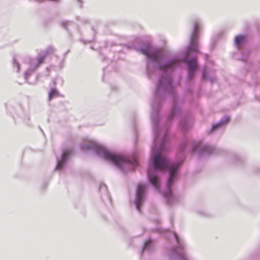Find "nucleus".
I'll return each instance as SVG.
<instances>
[{
  "mask_svg": "<svg viewBox=\"0 0 260 260\" xmlns=\"http://www.w3.org/2000/svg\"><path fill=\"white\" fill-rule=\"evenodd\" d=\"M153 161L155 170H162L165 169H169L170 170V175L167 184L168 189H170L173 182V177L179 165L170 164L166 157L161 156L159 154H156L154 156Z\"/></svg>",
  "mask_w": 260,
  "mask_h": 260,
  "instance_id": "1",
  "label": "nucleus"
},
{
  "mask_svg": "<svg viewBox=\"0 0 260 260\" xmlns=\"http://www.w3.org/2000/svg\"><path fill=\"white\" fill-rule=\"evenodd\" d=\"M98 153L105 159L112 162L117 166H120L125 161V159L121 156L114 154L103 148L99 149Z\"/></svg>",
  "mask_w": 260,
  "mask_h": 260,
  "instance_id": "2",
  "label": "nucleus"
},
{
  "mask_svg": "<svg viewBox=\"0 0 260 260\" xmlns=\"http://www.w3.org/2000/svg\"><path fill=\"white\" fill-rule=\"evenodd\" d=\"M199 29V25L198 23L196 22L194 24V31L191 37L190 45L188 47L189 51L198 52L197 38Z\"/></svg>",
  "mask_w": 260,
  "mask_h": 260,
  "instance_id": "3",
  "label": "nucleus"
},
{
  "mask_svg": "<svg viewBox=\"0 0 260 260\" xmlns=\"http://www.w3.org/2000/svg\"><path fill=\"white\" fill-rule=\"evenodd\" d=\"M141 52L152 61L156 60L161 53L159 50L154 49L150 46L141 49Z\"/></svg>",
  "mask_w": 260,
  "mask_h": 260,
  "instance_id": "4",
  "label": "nucleus"
},
{
  "mask_svg": "<svg viewBox=\"0 0 260 260\" xmlns=\"http://www.w3.org/2000/svg\"><path fill=\"white\" fill-rule=\"evenodd\" d=\"M145 189V186L142 184H139L138 186L137 192L136 206L137 209L140 211V205L142 202V196Z\"/></svg>",
  "mask_w": 260,
  "mask_h": 260,
  "instance_id": "5",
  "label": "nucleus"
},
{
  "mask_svg": "<svg viewBox=\"0 0 260 260\" xmlns=\"http://www.w3.org/2000/svg\"><path fill=\"white\" fill-rule=\"evenodd\" d=\"M53 52L54 49L52 47H49L42 53L40 54L37 58V66L38 67L40 64L43 63L46 57L49 54H52Z\"/></svg>",
  "mask_w": 260,
  "mask_h": 260,
  "instance_id": "6",
  "label": "nucleus"
},
{
  "mask_svg": "<svg viewBox=\"0 0 260 260\" xmlns=\"http://www.w3.org/2000/svg\"><path fill=\"white\" fill-rule=\"evenodd\" d=\"M148 176L150 182L156 188V189H158L159 187V183L158 179L156 176L151 174V169H150L148 170Z\"/></svg>",
  "mask_w": 260,
  "mask_h": 260,
  "instance_id": "7",
  "label": "nucleus"
},
{
  "mask_svg": "<svg viewBox=\"0 0 260 260\" xmlns=\"http://www.w3.org/2000/svg\"><path fill=\"white\" fill-rule=\"evenodd\" d=\"M186 62L188 66L189 70L195 71L197 68V62L196 57L192 58L191 60L185 59Z\"/></svg>",
  "mask_w": 260,
  "mask_h": 260,
  "instance_id": "8",
  "label": "nucleus"
},
{
  "mask_svg": "<svg viewBox=\"0 0 260 260\" xmlns=\"http://www.w3.org/2000/svg\"><path fill=\"white\" fill-rule=\"evenodd\" d=\"M69 154H70V152L68 151H64L63 152V155H62V160L58 162L57 166L56 167L57 169H58V170L61 169V168H62V167L63 165L64 161L66 160L67 157L68 156V155Z\"/></svg>",
  "mask_w": 260,
  "mask_h": 260,
  "instance_id": "9",
  "label": "nucleus"
},
{
  "mask_svg": "<svg viewBox=\"0 0 260 260\" xmlns=\"http://www.w3.org/2000/svg\"><path fill=\"white\" fill-rule=\"evenodd\" d=\"M176 62V60H173L170 61L167 64L166 66H164L163 67H161L160 68L161 70L164 71H166L168 70V68L172 67L173 66V64Z\"/></svg>",
  "mask_w": 260,
  "mask_h": 260,
  "instance_id": "10",
  "label": "nucleus"
},
{
  "mask_svg": "<svg viewBox=\"0 0 260 260\" xmlns=\"http://www.w3.org/2000/svg\"><path fill=\"white\" fill-rule=\"evenodd\" d=\"M245 37L243 36H237L235 38V43L237 46H239L242 42L244 40Z\"/></svg>",
  "mask_w": 260,
  "mask_h": 260,
  "instance_id": "11",
  "label": "nucleus"
},
{
  "mask_svg": "<svg viewBox=\"0 0 260 260\" xmlns=\"http://www.w3.org/2000/svg\"><path fill=\"white\" fill-rule=\"evenodd\" d=\"M57 94V91L54 89H51V91L50 92L49 94V100H51L52 98L56 96Z\"/></svg>",
  "mask_w": 260,
  "mask_h": 260,
  "instance_id": "12",
  "label": "nucleus"
},
{
  "mask_svg": "<svg viewBox=\"0 0 260 260\" xmlns=\"http://www.w3.org/2000/svg\"><path fill=\"white\" fill-rule=\"evenodd\" d=\"M93 146L92 145H83L82 146V148L83 150H86V149H90L91 147H92Z\"/></svg>",
  "mask_w": 260,
  "mask_h": 260,
  "instance_id": "13",
  "label": "nucleus"
},
{
  "mask_svg": "<svg viewBox=\"0 0 260 260\" xmlns=\"http://www.w3.org/2000/svg\"><path fill=\"white\" fill-rule=\"evenodd\" d=\"M194 71H195L188 70V77L189 79H191L193 77Z\"/></svg>",
  "mask_w": 260,
  "mask_h": 260,
  "instance_id": "14",
  "label": "nucleus"
},
{
  "mask_svg": "<svg viewBox=\"0 0 260 260\" xmlns=\"http://www.w3.org/2000/svg\"><path fill=\"white\" fill-rule=\"evenodd\" d=\"M220 125H221L220 123L214 125L213 126L212 129L213 131V130L216 129L217 127H218Z\"/></svg>",
  "mask_w": 260,
  "mask_h": 260,
  "instance_id": "15",
  "label": "nucleus"
},
{
  "mask_svg": "<svg viewBox=\"0 0 260 260\" xmlns=\"http://www.w3.org/2000/svg\"><path fill=\"white\" fill-rule=\"evenodd\" d=\"M164 84H165V81L162 79L160 81V85H163Z\"/></svg>",
  "mask_w": 260,
  "mask_h": 260,
  "instance_id": "16",
  "label": "nucleus"
},
{
  "mask_svg": "<svg viewBox=\"0 0 260 260\" xmlns=\"http://www.w3.org/2000/svg\"><path fill=\"white\" fill-rule=\"evenodd\" d=\"M175 237L176 238V240L178 242V241H179L178 237L176 233L175 234Z\"/></svg>",
  "mask_w": 260,
  "mask_h": 260,
  "instance_id": "17",
  "label": "nucleus"
},
{
  "mask_svg": "<svg viewBox=\"0 0 260 260\" xmlns=\"http://www.w3.org/2000/svg\"><path fill=\"white\" fill-rule=\"evenodd\" d=\"M229 121V118H227L226 122H228Z\"/></svg>",
  "mask_w": 260,
  "mask_h": 260,
  "instance_id": "18",
  "label": "nucleus"
},
{
  "mask_svg": "<svg viewBox=\"0 0 260 260\" xmlns=\"http://www.w3.org/2000/svg\"><path fill=\"white\" fill-rule=\"evenodd\" d=\"M171 81L170 80H168V83H170Z\"/></svg>",
  "mask_w": 260,
  "mask_h": 260,
  "instance_id": "19",
  "label": "nucleus"
}]
</instances>
